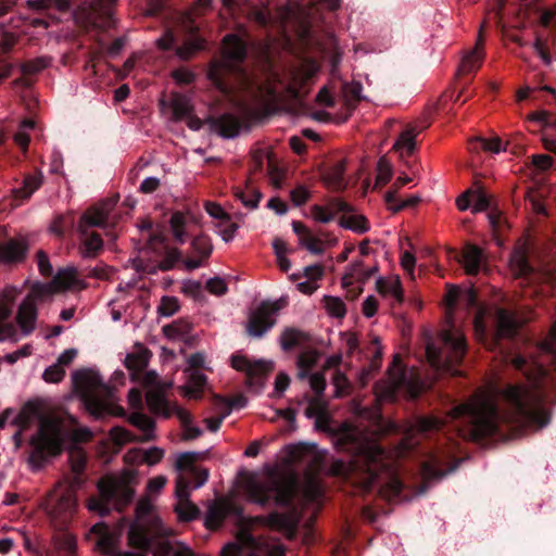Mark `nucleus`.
Returning <instances> with one entry per match:
<instances>
[{
    "mask_svg": "<svg viewBox=\"0 0 556 556\" xmlns=\"http://www.w3.org/2000/svg\"><path fill=\"white\" fill-rule=\"evenodd\" d=\"M421 131V128L416 125H409L405 130H403L396 141L393 144V149L399 152L401 157H408L413 155L416 142L415 138Z\"/></svg>",
    "mask_w": 556,
    "mask_h": 556,
    "instance_id": "nucleus-27",
    "label": "nucleus"
},
{
    "mask_svg": "<svg viewBox=\"0 0 556 556\" xmlns=\"http://www.w3.org/2000/svg\"><path fill=\"white\" fill-rule=\"evenodd\" d=\"M315 72L314 63H303L290 71L289 81L285 83L280 74L271 70L266 81L260 87V91L265 94L268 101L278 98L282 90L291 97H298L302 87L313 77Z\"/></svg>",
    "mask_w": 556,
    "mask_h": 556,
    "instance_id": "nucleus-8",
    "label": "nucleus"
},
{
    "mask_svg": "<svg viewBox=\"0 0 556 556\" xmlns=\"http://www.w3.org/2000/svg\"><path fill=\"white\" fill-rule=\"evenodd\" d=\"M153 505L149 497H142L138 501L136 506V522L147 523L151 519L152 525L156 526L160 520L152 516Z\"/></svg>",
    "mask_w": 556,
    "mask_h": 556,
    "instance_id": "nucleus-51",
    "label": "nucleus"
},
{
    "mask_svg": "<svg viewBox=\"0 0 556 556\" xmlns=\"http://www.w3.org/2000/svg\"><path fill=\"white\" fill-rule=\"evenodd\" d=\"M96 394L93 393L83 399L87 410L94 417H101L109 410V406L104 400L99 399Z\"/></svg>",
    "mask_w": 556,
    "mask_h": 556,
    "instance_id": "nucleus-56",
    "label": "nucleus"
},
{
    "mask_svg": "<svg viewBox=\"0 0 556 556\" xmlns=\"http://www.w3.org/2000/svg\"><path fill=\"white\" fill-rule=\"evenodd\" d=\"M192 249L194 253L203 258L207 260L213 251V244L211 242V239L207 236H198L193 239Z\"/></svg>",
    "mask_w": 556,
    "mask_h": 556,
    "instance_id": "nucleus-60",
    "label": "nucleus"
},
{
    "mask_svg": "<svg viewBox=\"0 0 556 556\" xmlns=\"http://www.w3.org/2000/svg\"><path fill=\"white\" fill-rule=\"evenodd\" d=\"M212 127L220 137L229 139L239 135L241 126L235 115L226 113L217 117L213 122Z\"/></svg>",
    "mask_w": 556,
    "mask_h": 556,
    "instance_id": "nucleus-33",
    "label": "nucleus"
},
{
    "mask_svg": "<svg viewBox=\"0 0 556 556\" xmlns=\"http://www.w3.org/2000/svg\"><path fill=\"white\" fill-rule=\"evenodd\" d=\"M509 266L514 275L517 277L527 276L532 270L528 261L527 252L523 249H517L513 252Z\"/></svg>",
    "mask_w": 556,
    "mask_h": 556,
    "instance_id": "nucleus-42",
    "label": "nucleus"
},
{
    "mask_svg": "<svg viewBox=\"0 0 556 556\" xmlns=\"http://www.w3.org/2000/svg\"><path fill=\"white\" fill-rule=\"evenodd\" d=\"M176 417L181 422L184 440H194L202 435L203 431L199 427L192 425V416L187 409L176 408Z\"/></svg>",
    "mask_w": 556,
    "mask_h": 556,
    "instance_id": "nucleus-43",
    "label": "nucleus"
},
{
    "mask_svg": "<svg viewBox=\"0 0 556 556\" xmlns=\"http://www.w3.org/2000/svg\"><path fill=\"white\" fill-rule=\"evenodd\" d=\"M35 122L33 119H24L20 125V129L14 134V142L23 150L26 151L30 141L28 130L34 129Z\"/></svg>",
    "mask_w": 556,
    "mask_h": 556,
    "instance_id": "nucleus-58",
    "label": "nucleus"
},
{
    "mask_svg": "<svg viewBox=\"0 0 556 556\" xmlns=\"http://www.w3.org/2000/svg\"><path fill=\"white\" fill-rule=\"evenodd\" d=\"M458 298L459 289L454 286L448 287L444 296L447 328L440 332L441 340L450 349L448 355L443 359L440 351L433 344H428L426 349L427 359L432 367L438 370L451 371L453 375L458 374L457 370H453V367L462 363L467 348L464 333L453 324L454 308Z\"/></svg>",
    "mask_w": 556,
    "mask_h": 556,
    "instance_id": "nucleus-4",
    "label": "nucleus"
},
{
    "mask_svg": "<svg viewBox=\"0 0 556 556\" xmlns=\"http://www.w3.org/2000/svg\"><path fill=\"white\" fill-rule=\"evenodd\" d=\"M205 48V40L200 37H194L186 40L180 47L177 48L176 54L181 60L191 59L198 51Z\"/></svg>",
    "mask_w": 556,
    "mask_h": 556,
    "instance_id": "nucleus-47",
    "label": "nucleus"
},
{
    "mask_svg": "<svg viewBox=\"0 0 556 556\" xmlns=\"http://www.w3.org/2000/svg\"><path fill=\"white\" fill-rule=\"evenodd\" d=\"M54 293L58 292L56 290H54V287L51 281L46 283L37 282L31 286L30 291L25 299L30 300V302L37 305L38 301H41L46 296L52 295Z\"/></svg>",
    "mask_w": 556,
    "mask_h": 556,
    "instance_id": "nucleus-54",
    "label": "nucleus"
},
{
    "mask_svg": "<svg viewBox=\"0 0 556 556\" xmlns=\"http://www.w3.org/2000/svg\"><path fill=\"white\" fill-rule=\"evenodd\" d=\"M215 228L217 229V233L225 242H230L235 236L239 226L237 223L232 222L231 216L227 218V220H223L220 223H215Z\"/></svg>",
    "mask_w": 556,
    "mask_h": 556,
    "instance_id": "nucleus-62",
    "label": "nucleus"
},
{
    "mask_svg": "<svg viewBox=\"0 0 556 556\" xmlns=\"http://www.w3.org/2000/svg\"><path fill=\"white\" fill-rule=\"evenodd\" d=\"M242 509L231 498L218 497L212 501L204 517L206 529L214 531L219 529L230 516H241Z\"/></svg>",
    "mask_w": 556,
    "mask_h": 556,
    "instance_id": "nucleus-11",
    "label": "nucleus"
},
{
    "mask_svg": "<svg viewBox=\"0 0 556 556\" xmlns=\"http://www.w3.org/2000/svg\"><path fill=\"white\" fill-rule=\"evenodd\" d=\"M68 463L71 466V470L73 477L71 480H67L70 483L81 486L84 479L83 473L86 467V454L81 448L74 447L70 450L68 453Z\"/></svg>",
    "mask_w": 556,
    "mask_h": 556,
    "instance_id": "nucleus-34",
    "label": "nucleus"
},
{
    "mask_svg": "<svg viewBox=\"0 0 556 556\" xmlns=\"http://www.w3.org/2000/svg\"><path fill=\"white\" fill-rule=\"evenodd\" d=\"M247 56V43L236 34H228L222 43V58L211 64L208 78L223 91L228 92L223 76L233 72Z\"/></svg>",
    "mask_w": 556,
    "mask_h": 556,
    "instance_id": "nucleus-7",
    "label": "nucleus"
},
{
    "mask_svg": "<svg viewBox=\"0 0 556 556\" xmlns=\"http://www.w3.org/2000/svg\"><path fill=\"white\" fill-rule=\"evenodd\" d=\"M92 432L87 427H78L68 430L67 421L56 414H46L38 419V429L30 438L33 450L28 457V464L33 470L40 469L49 457H55L63 451L66 439L75 442H88Z\"/></svg>",
    "mask_w": 556,
    "mask_h": 556,
    "instance_id": "nucleus-3",
    "label": "nucleus"
},
{
    "mask_svg": "<svg viewBox=\"0 0 556 556\" xmlns=\"http://www.w3.org/2000/svg\"><path fill=\"white\" fill-rule=\"evenodd\" d=\"M482 260V250L477 245L468 244L465 247L462 256V265L467 275H477L480 270Z\"/></svg>",
    "mask_w": 556,
    "mask_h": 556,
    "instance_id": "nucleus-36",
    "label": "nucleus"
},
{
    "mask_svg": "<svg viewBox=\"0 0 556 556\" xmlns=\"http://www.w3.org/2000/svg\"><path fill=\"white\" fill-rule=\"evenodd\" d=\"M28 242L24 237L10 239L0 244V264L21 263L28 251Z\"/></svg>",
    "mask_w": 556,
    "mask_h": 556,
    "instance_id": "nucleus-19",
    "label": "nucleus"
},
{
    "mask_svg": "<svg viewBox=\"0 0 556 556\" xmlns=\"http://www.w3.org/2000/svg\"><path fill=\"white\" fill-rule=\"evenodd\" d=\"M185 475H180L179 477H184L190 483V491L201 488L208 480L210 471L204 467L193 468L190 472Z\"/></svg>",
    "mask_w": 556,
    "mask_h": 556,
    "instance_id": "nucleus-57",
    "label": "nucleus"
},
{
    "mask_svg": "<svg viewBox=\"0 0 556 556\" xmlns=\"http://www.w3.org/2000/svg\"><path fill=\"white\" fill-rule=\"evenodd\" d=\"M175 494L177 496V504L175 511L178 518L182 521H191L199 516V508L192 504L190 497V483L184 478L178 477L176 481Z\"/></svg>",
    "mask_w": 556,
    "mask_h": 556,
    "instance_id": "nucleus-15",
    "label": "nucleus"
},
{
    "mask_svg": "<svg viewBox=\"0 0 556 556\" xmlns=\"http://www.w3.org/2000/svg\"><path fill=\"white\" fill-rule=\"evenodd\" d=\"M188 379L182 388L185 396L188 399H200L206 384V376L200 370H186Z\"/></svg>",
    "mask_w": 556,
    "mask_h": 556,
    "instance_id": "nucleus-35",
    "label": "nucleus"
},
{
    "mask_svg": "<svg viewBox=\"0 0 556 556\" xmlns=\"http://www.w3.org/2000/svg\"><path fill=\"white\" fill-rule=\"evenodd\" d=\"M128 421L142 432L140 441L147 442L155 439V422L146 414L136 412L129 415Z\"/></svg>",
    "mask_w": 556,
    "mask_h": 556,
    "instance_id": "nucleus-37",
    "label": "nucleus"
},
{
    "mask_svg": "<svg viewBox=\"0 0 556 556\" xmlns=\"http://www.w3.org/2000/svg\"><path fill=\"white\" fill-rule=\"evenodd\" d=\"M325 307L327 309V313L337 318H342L345 313V304L340 298L336 296H325L324 299Z\"/></svg>",
    "mask_w": 556,
    "mask_h": 556,
    "instance_id": "nucleus-63",
    "label": "nucleus"
},
{
    "mask_svg": "<svg viewBox=\"0 0 556 556\" xmlns=\"http://www.w3.org/2000/svg\"><path fill=\"white\" fill-rule=\"evenodd\" d=\"M264 521L269 528L282 532L288 540H291L295 535L299 518L294 511H274L266 516Z\"/></svg>",
    "mask_w": 556,
    "mask_h": 556,
    "instance_id": "nucleus-18",
    "label": "nucleus"
},
{
    "mask_svg": "<svg viewBox=\"0 0 556 556\" xmlns=\"http://www.w3.org/2000/svg\"><path fill=\"white\" fill-rule=\"evenodd\" d=\"M151 353L148 349H142L137 353H129L125 358V366L131 371L143 370L150 361Z\"/></svg>",
    "mask_w": 556,
    "mask_h": 556,
    "instance_id": "nucleus-46",
    "label": "nucleus"
},
{
    "mask_svg": "<svg viewBox=\"0 0 556 556\" xmlns=\"http://www.w3.org/2000/svg\"><path fill=\"white\" fill-rule=\"evenodd\" d=\"M383 463L386 464V468L378 470L377 476L374 481V485L376 482L382 478H386L387 481L380 486L379 495L386 500L387 502H396L401 501L402 492L405 488L404 483L396 476L393 466L389 462V455L384 450Z\"/></svg>",
    "mask_w": 556,
    "mask_h": 556,
    "instance_id": "nucleus-12",
    "label": "nucleus"
},
{
    "mask_svg": "<svg viewBox=\"0 0 556 556\" xmlns=\"http://www.w3.org/2000/svg\"><path fill=\"white\" fill-rule=\"evenodd\" d=\"M247 500L265 507L271 503L277 506H289L298 491V482L293 475L260 477L247 475L241 483Z\"/></svg>",
    "mask_w": 556,
    "mask_h": 556,
    "instance_id": "nucleus-5",
    "label": "nucleus"
},
{
    "mask_svg": "<svg viewBox=\"0 0 556 556\" xmlns=\"http://www.w3.org/2000/svg\"><path fill=\"white\" fill-rule=\"evenodd\" d=\"M443 426V421L433 416H421L417 417L412 421L407 429V438L405 441L410 440L415 434H425L434 430H439Z\"/></svg>",
    "mask_w": 556,
    "mask_h": 556,
    "instance_id": "nucleus-32",
    "label": "nucleus"
},
{
    "mask_svg": "<svg viewBox=\"0 0 556 556\" xmlns=\"http://www.w3.org/2000/svg\"><path fill=\"white\" fill-rule=\"evenodd\" d=\"M79 485L70 483L67 479L59 482L47 500V509L53 517H71L77 506L76 491Z\"/></svg>",
    "mask_w": 556,
    "mask_h": 556,
    "instance_id": "nucleus-9",
    "label": "nucleus"
},
{
    "mask_svg": "<svg viewBox=\"0 0 556 556\" xmlns=\"http://www.w3.org/2000/svg\"><path fill=\"white\" fill-rule=\"evenodd\" d=\"M399 356L395 355L392 365L388 369V379L380 381L375 386V394L380 401H392L397 390L406 381V371L397 363Z\"/></svg>",
    "mask_w": 556,
    "mask_h": 556,
    "instance_id": "nucleus-13",
    "label": "nucleus"
},
{
    "mask_svg": "<svg viewBox=\"0 0 556 556\" xmlns=\"http://www.w3.org/2000/svg\"><path fill=\"white\" fill-rule=\"evenodd\" d=\"M321 493L319 481L313 476L307 477L302 485L304 500L309 503L315 502L321 496Z\"/></svg>",
    "mask_w": 556,
    "mask_h": 556,
    "instance_id": "nucleus-55",
    "label": "nucleus"
},
{
    "mask_svg": "<svg viewBox=\"0 0 556 556\" xmlns=\"http://www.w3.org/2000/svg\"><path fill=\"white\" fill-rule=\"evenodd\" d=\"M90 540H94L97 548L108 556H121L122 552L117 548L118 536L111 531L106 523L98 522L93 525L88 533Z\"/></svg>",
    "mask_w": 556,
    "mask_h": 556,
    "instance_id": "nucleus-14",
    "label": "nucleus"
},
{
    "mask_svg": "<svg viewBox=\"0 0 556 556\" xmlns=\"http://www.w3.org/2000/svg\"><path fill=\"white\" fill-rule=\"evenodd\" d=\"M85 236L83 241V256L84 257H93L98 254L99 251L103 248V240L101 236L97 232H88Z\"/></svg>",
    "mask_w": 556,
    "mask_h": 556,
    "instance_id": "nucleus-49",
    "label": "nucleus"
},
{
    "mask_svg": "<svg viewBox=\"0 0 556 556\" xmlns=\"http://www.w3.org/2000/svg\"><path fill=\"white\" fill-rule=\"evenodd\" d=\"M231 366L237 371L245 374L249 378L261 377L265 370V364L262 361H251L241 354L231 356Z\"/></svg>",
    "mask_w": 556,
    "mask_h": 556,
    "instance_id": "nucleus-29",
    "label": "nucleus"
},
{
    "mask_svg": "<svg viewBox=\"0 0 556 556\" xmlns=\"http://www.w3.org/2000/svg\"><path fill=\"white\" fill-rule=\"evenodd\" d=\"M255 545V538L250 531L241 529L236 535L235 542H229L220 549V556H241L243 551H248L249 555Z\"/></svg>",
    "mask_w": 556,
    "mask_h": 556,
    "instance_id": "nucleus-25",
    "label": "nucleus"
},
{
    "mask_svg": "<svg viewBox=\"0 0 556 556\" xmlns=\"http://www.w3.org/2000/svg\"><path fill=\"white\" fill-rule=\"evenodd\" d=\"M484 25L485 23H483L480 26L479 35L475 47L471 50L467 51L462 58V62L458 67V73L460 75H467L477 72L483 63L485 56L483 36Z\"/></svg>",
    "mask_w": 556,
    "mask_h": 556,
    "instance_id": "nucleus-16",
    "label": "nucleus"
},
{
    "mask_svg": "<svg viewBox=\"0 0 556 556\" xmlns=\"http://www.w3.org/2000/svg\"><path fill=\"white\" fill-rule=\"evenodd\" d=\"M37 321V305L30 300L24 299L20 304L16 323L21 328L23 336H29L36 328Z\"/></svg>",
    "mask_w": 556,
    "mask_h": 556,
    "instance_id": "nucleus-26",
    "label": "nucleus"
},
{
    "mask_svg": "<svg viewBox=\"0 0 556 556\" xmlns=\"http://www.w3.org/2000/svg\"><path fill=\"white\" fill-rule=\"evenodd\" d=\"M153 535L149 533L147 525L135 522L128 531V543L131 547L147 552L152 544Z\"/></svg>",
    "mask_w": 556,
    "mask_h": 556,
    "instance_id": "nucleus-30",
    "label": "nucleus"
},
{
    "mask_svg": "<svg viewBox=\"0 0 556 556\" xmlns=\"http://www.w3.org/2000/svg\"><path fill=\"white\" fill-rule=\"evenodd\" d=\"M470 201L472 213L484 212L490 206L489 195L482 190H470Z\"/></svg>",
    "mask_w": 556,
    "mask_h": 556,
    "instance_id": "nucleus-61",
    "label": "nucleus"
},
{
    "mask_svg": "<svg viewBox=\"0 0 556 556\" xmlns=\"http://www.w3.org/2000/svg\"><path fill=\"white\" fill-rule=\"evenodd\" d=\"M11 308L5 303H0V342H17L20 337L12 323L9 321Z\"/></svg>",
    "mask_w": 556,
    "mask_h": 556,
    "instance_id": "nucleus-39",
    "label": "nucleus"
},
{
    "mask_svg": "<svg viewBox=\"0 0 556 556\" xmlns=\"http://www.w3.org/2000/svg\"><path fill=\"white\" fill-rule=\"evenodd\" d=\"M510 405V410L501 414L495 400L488 391L475 393L467 402L451 410L453 419L464 418L459 426V434L467 440L478 441L493 435L500 424H511L519 427H545L549 421L547 409L543 405L540 391L531 386L514 384L501 391Z\"/></svg>",
    "mask_w": 556,
    "mask_h": 556,
    "instance_id": "nucleus-1",
    "label": "nucleus"
},
{
    "mask_svg": "<svg viewBox=\"0 0 556 556\" xmlns=\"http://www.w3.org/2000/svg\"><path fill=\"white\" fill-rule=\"evenodd\" d=\"M248 556H285V548L280 544L255 539L253 551Z\"/></svg>",
    "mask_w": 556,
    "mask_h": 556,
    "instance_id": "nucleus-45",
    "label": "nucleus"
},
{
    "mask_svg": "<svg viewBox=\"0 0 556 556\" xmlns=\"http://www.w3.org/2000/svg\"><path fill=\"white\" fill-rule=\"evenodd\" d=\"M377 291L383 296H389L397 303L404 300L402 282L399 276L379 277L376 281Z\"/></svg>",
    "mask_w": 556,
    "mask_h": 556,
    "instance_id": "nucleus-28",
    "label": "nucleus"
},
{
    "mask_svg": "<svg viewBox=\"0 0 556 556\" xmlns=\"http://www.w3.org/2000/svg\"><path fill=\"white\" fill-rule=\"evenodd\" d=\"M192 220V215L189 212H175L169 219V226L175 240L184 243L187 238V226Z\"/></svg>",
    "mask_w": 556,
    "mask_h": 556,
    "instance_id": "nucleus-38",
    "label": "nucleus"
},
{
    "mask_svg": "<svg viewBox=\"0 0 556 556\" xmlns=\"http://www.w3.org/2000/svg\"><path fill=\"white\" fill-rule=\"evenodd\" d=\"M346 160L341 159L329 166L321 174L324 185L331 191L339 192L348 187L345 177Z\"/></svg>",
    "mask_w": 556,
    "mask_h": 556,
    "instance_id": "nucleus-21",
    "label": "nucleus"
},
{
    "mask_svg": "<svg viewBox=\"0 0 556 556\" xmlns=\"http://www.w3.org/2000/svg\"><path fill=\"white\" fill-rule=\"evenodd\" d=\"M281 300L263 301L255 309L251 311L245 325L249 336L263 337L276 324L275 315L282 308Z\"/></svg>",
    "mask_w": 556,
    "mask_h": 556,
    "instance_id": "nucleus-10",
    "label": "nucleus"
},
{
    "mask_svg": "<svg viewBox=\"0 0 556 556\" xmlns=\"http://www.w3.org/2000/svg\"><path fill=\"white\" fill-rule=\"evenodd\" d=\"M110 208L108 205H98L84 213L79 220L78 230L81 235L87 233L90 227H104L108 223Z\"/></svg>",
    "mask_w": 556,
    "mask_h": 556,
    "instance_id": "nucleus-24",
    "label": "nucleus"
},
{
    "mask_svg": "<svg viewBox=\"0 0 556 556\" xmlns=\"http://www.w3.org/2000/svg\"><path fill=\"white\" fill-rule=\"evenodd\" d=\"M235 197L247 208L254 210L258 206V203L262 199V193L256 188L247 185L243 189H236Z\"/></svg>",
    "mask_w": 556,
    "mask_h": 556,
    "instance_id": "nucleus-44",
    "label": "nucleus"
},
{
    "mask_svg": "<svg viewBox=\"0 0 556 556\" xmlns=\"http://www.w3.org/2000/svg\"><path fill=\"white\" fill-rule=\"evenodd\" d=\"M51 282L58 293L81 287V280L79 279L78 271L75 267H67L58 270Z\"/></svg>",
    "mask_w": 556,
    "mask_h": 556,
    "instance_id": "nucleus-31",
    "label": "nucleus"
},
{
    "mask_svg": "<svg viewBox=\"0 0 556 556\" xmlns=\"http://www.w3.org/2000/svg\"><path fill=\"white\" fill-rule=\"evenodd\" d=\"M309 212L311 217L317 223L328 224L334 218V212L330 203L326 206L314 204L311 206Z\"/></svg>",
    "mask_w": 556,
    "mask_h": 556,
    "instance_id": "nucleus-59",
    "label": "nucleus"
},
{
    "mask_svg": "<svg viewBox=\"0 0 556 556\" xmlns=\"http://www.w3.org/2000/svg\"><path fill=\"white\" fill-rule=\"evenodd\" d=\"M51 63V59L48 56H39L29 61H26L21 65V70L24 74L30 75L36 74L47 68Z\"/></svg>",
    "mask_w": 556,
    "mask_h": 556,
    "instance_id": "nucleus-64",
    "label": "nucleus"
},
{
    "mask_svg": "<svg viewBox=\"0 0 556 556\" xmlns=\"http://www.w3.org/2000/svg\"><path fill=\"white\" fill-rule=\"evenodd\" d=\"M319 354L314 350L302 352L298 357V367L300 379H305L312 367L317 363Z\"/></svg>",
    "mask_w": 556,
    "mask_h": 556,
    "instance_id": "nucleus-50",
    "label": "nucleus"
},
{
    "mask_svg": "<svg viewBox=\"0 0 556 556\" xmlns=\"http://www.w3.org/2000/svg\"><path fill=\"white\" fill-rule=\"evenodd\" d=\"M41 174L25 177L23 187L14 190L15 198L23 200L30 198V195L41 186Z\"/></svg>",
    "mask_w": 556,
    "mask_h": 556,
    "instance_id": "nucleus-52",
    "label": "nucleus"
},
{
    "mask_svg": "<svg viewBox=\"0 0 556 556\" xmlns=\"http://www.w3.org/2000/svg\"><path fill=\"white\" fill-rule=\"evenodd\" d=\"M304 340V332L294 328H287L280 336V345L285 351H289L294 346L300 345Z\"/></svg>",
    "mask_w": 556,
    "mask_h": 556,
    "instance_id": "nucleus-53",
    "label": "nucleus"
},
{
    "mask_svg": "<svg viewBox=\"0 0 556 556\" xmlns=\"http://www.w3.org/2000/svg\"><path fill=\"white\" fill-rule=\"evenodd\" d=\"M339 225L356 233H365L370 229L367 218L362 214L343 215L339 219Z\"/></svg>",
    "mask_w": 556,
    "mask_h": 556,
    "instance_id": "nucleus-41",
    "label": "nucleus"
},
{
    "mask_svg": "<svg viewBox=\"0 0 556 556\" xmlns=\"http://www.w3.org/2000/svg\"><path fill=\"white\" fill-rule=\"evenodd\" d=\"M359 437L356 427L346 422L339 427L338 445L355 444L354 458L350 462L333 460L330 472L345 478L362 492H368L374 486L377 471L386 468L384 450L375 442L359 440Z\"/></svg>",
    "mask_w": 556,
    "mask_h": 556,
    "instance_id": "nucleus-2",
    "label": "nucleus"
},
{
    "mask_svg": "<svg viewBox=\"0 0 556 556\" xmlns=\"http://www.w3.org/2000/svg\"><path fill=\"white\" fill-rule=\"evenodd\" d=\"M522 324L523 321L518 319L515 313L505 308H498L496 311V332L494 341L503 338H511Z\"/></svg>",
    "mask_w": 556,
    "mask_h": 556,
    "instance_id": "nucleus-22",
    "label": "nucleus"
},
{
    "mask_svg": "<svg viewBox=\"0 0 556 556\" xmlns=\"http://www.w3.org/2000/svg\"><path fill=\"white\" fill-rule=\"evenodd\" d=\"M168 105L172 110L174 121H181L188 117L192 112L190 100L179 93L172 96Z\"/></svg>",
    "mask_w": 556,
    "mask_h": 556,
    "instance_id": "nucleus-40",
    "label": "nucleus"
},
{
    "mask_svg": "<svg viewBox=\"0 0 556 556\" xmlns=\"http://www.w3.org/2000/svg\"><path fill=\"white\" fill-rule=\"evenodd\" d=\"M217 404L223 405V412H220L219 415L204 419V424L211 432H216L220 428L224 419L230 415L232 406L235 405L233 403H228L224 397H218Z\"/></svg>",
    "mask_w": 556,
    "mask_h": 556,
    "instance_id": "nucleus-48",
    "label": "nucleus"
},
{
    "mask_svg": "<svg viewBox=\"0 0 556 556\" xmlns=\"http://www.w3.org/2000/svg\"><path fill=\"white\" fill-rule=\"evenodd\" d=\"M136 478L135 470H123L118 476H104L98 481L99 496L87 501V508L105 516L111 509L123 510L132 500L135 490L131 486Z\"/></svg>",
    "mask_w": 556,
    "mask_h": 556,
    "instance_id": "nucleus-6",
    "label": "nucleus"
},
{
    "mask_svg": "<svg viewBox=\"0 0 556 556\" xmlns=\"http://www.w3.org/2000/svg\"><path fill=\"white\" fill-rule=\"evenodd\" d=\"M378 271L377 264L366 266L362 260L354 261L345 268L341 278L342 286L351 287L355 283H365Z\"/></svg>",
    "mask_w": 556,
    "mask_h": 556,
    "instance_id": "nucleus-17",
    "label": "nucleus"
},
{
    "mask_svg": "<svg viewBox=\"0 0 556 556\" xmlns=\"http://www.w3.org/2000/svg\"><path fill=\"white\" fill-rule=\"evenodd\" d=\"M146 402L151 413L165 418L176 416V408H182L176 403H169L159 390H149L146 394Z\"/></svg>",
    "mask_w": 556,
    "mask_h": 556,
    "instance_id": "nucleus-23",
    "label": "nucleus"
},
{
    "mask_svg": "<svg viewBox=\"0 0 556 556\" xmlns=\"http://www.w3.org/2000/svg\"><path fill=\"white\" fill-rule=\"evenodd\" d=\"M73 380L83 397L106 389L100 376L89 369L77 370L73 376Z\"/></svg>",
    "mask_w": 556,
    "mask_h": 556,
    "instance_id": "nucleus-20",
    "label": "nucleus"
}]
</instances>
